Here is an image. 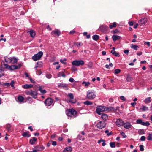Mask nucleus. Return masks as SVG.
<instances>
[{
  "label": "nucleus",
  "mask_w": 152,
  "mask_h": 152,
  "mask_svg": "<svg viewBox=\"0 0 152 152\" xmlns=\"http://www.w3.org/2000/svg\"><path fill=\"white\" fill-rule=\"evenodd\" d=\"M4 66L7 68H8L12 70L17 69V66L16 65H12L9 66L7 64H4Z\"/></svg>",
  "instance_id": "10"
},
{
  "label": "nucleus",
  "mask_w": 152,
  "mask_h": 152,
  "mask_svg": "<svg viewBox=\"0 0 152 152\" xmlns=\"http://www.w3.org/2000/svg\"><path fill=\"white\" fill-rule=\"evenodd\" d=\"M5 61L8 63L11 62L12 64L16 63L18 61V59L15 57H13L8 58L7 57H4Z\"/></svg>",
  "instance_id": "2"
},
{
  "label": "nucleus",
  "mask_w": 152,
  "mask_h": 152,
  "mask_svg": "<svg viewBox=\"0 0 152 152\" xmlns=\"http://www.w3.org/2000/svg\"><path fill=\"white\" fill-rule=\"evenodd\" d=\"M51 34L52 35L55 34L58 37L60 35L61 32L59 30L56 29L51 32Z\"/></svg>",
  "instance_id": "9"
},
{
  "label": "nucleus",
  "mask_w": 152,
  "mask_h": 152,
  "mask_svg": "<svg viewBox=\"0 0 152 152\" xmlns=\"http://www.w3.org/2000/svg\"><path fill=\"white\" fill-rule=\"evenodd\" d=\"M147 21V19L146 18H144L141 19L139 21V23L141 26H143L145 24Z\"/></svg>",
  "instance_id": "8"
},
{
  "label": "nucleus",
  "mask_w": 152,
  "mask_h": 152,
  "mask_svg": "<svg viewBox=\"0 0 152 152\" xmlns=\"http://www.w3.org/2000/svg\"><path fill=\"white\" fill-rule=\"evenodd\" d=\"M116 22H114L113 23V25H110L109 26V27L110 28H112L113 27H115L116 26Z\"/></svg>",
  "instance_id": "32"
},
{
  "label": "nucleus",
  "mask_w": 152,
  "mask_h": 152,
  "mask_svg": "<svg viewBox=\"0 0 152 152\" xmlns=\"http://www.w3.org/2000/svg\"><path fill=\"white\" fill-rule=\"evenodd\" d=\"M129 52V50H124V53L128 55Z\"/></svg>",
  "instance_id": "55"
},
{
  "label": "nucleus",
  "mask_w": 152,
  "mask_h": 152,
  "mask_svg": "<svg viewBox=\"0 0 152 152\" xmlns=\"http://www.w3.org/2000/svg\"><path fill=\"white\" fill-rule=\"evenodd\" d=\"M90 82H86L85 81H83L82 83V84L84 85L85 87H87L90 85Z\"/></svg>",
  "instance_id": "28"
},
{
  "label": "nucleus",
  "mask_w": 152,
  "mask_h": 152,
  "mask_svg": "<svg viewBox=\"0 0 152 152\" xmlns=\"http://www.w3.org/2000/svg\"><path fill=\"white\" fill-rule=\"evenodd\" d=\"M66 115L68 116H71V115L70 112V109L67 110L66 111Z\"/></svg>",
  "instance_id": "36"
},
{
  "label": "nucleus",
  "mask_w": 152,
  "mask_h": 152,
  "mask_svg": "<svg viewBox=\"0 0 152 152\" xmlns=\"http://www.w3.org/2000/svg\"><path fill=\"white\" fill-rule=\"evenodd\" d=\"M68 96L71 99H73L74 98V96L72 93L69 94Z\"/></svg>",
  "instance_id": "42"
},
{
  "label": "nucleus",
  "mask_w": 152,
  "mask_h": 152,
  "mask_svg": "<svg viewBox=\"0 0 152 152\" xmlns=\"http://www.w3.org/2000/svg\"><path fill=\"white\" fill-rule=\"evenodd\" d=\"M130 47L132 48H133L135 50H137L139 48V47L138 46L136 45H134L132 44L130 45Z\"/></svg>",
  "instance_id": "24"
},
{
  "label": "nucleus",
  "mask_w": 152,
  "mask_h": 152,
  "mask_svg": "<svg viewBox=\"0 0 152 152\" xmlns=\"http://www.w3.org/2000/svg\"><path fill=\"white\" fill-rule=\"evenodd\" d=\"M36 148H37L38 151H41L44 149V147L42 146H37L36 147Z\"/></svg>",
  "instance_id": "29"
},
{
  "label": "nucleus",
  "mask_w": 152,
  "mask_h": 152,
  "mask_svg": "<svg viewBox=\"0 0 152 152\" xmlns=\"http://www.w3.org/2000/svg\"><path fill=\"white\" fill-rule=\"evenodd\" d=\"M68 101L73 103H75L76 102V101L75 100L72 101V99L69 100Z\"/></svg>",
  "instance_id": "57"
},
{
  "label": "nucleus",
  "mask_w": 152,
  "mask_h": 152,
  "mask_svg": "<svg viewBox=\"0 0 152 152\" xmlns=\"http://www.w3.org/2000/svg\"><path fill=\"white\" fill-rule=\"evenodd\" d=\"M22 135L23 136V137H29L30 136V135L29 134L28 132H24L22 134Z\"/></svg>",
  "instance_id": "23"
},
{
  "label": "nucleus",
  "mask_w": 152,
  "mask_h": 152,
  "mask_svg": "<svg viewBox=\"0 0 152 152\" xmlns=\"http://www.w3.org/2000/svg\"><path fill=\"white\" fill-rule=\"evenodd\" d=\"M142 121L141 119H138L137 121L136 122L138 124H141Z\"/></svg>",
  "instance_id": "53"
},
{
  "label": "nucleus",
  "mask_w": 152,
  "mask_h": 152,
  "mask_svg": "<svg viewBox=\"0 0 152 152\" xmlns=\"http://www.w3.org/2000/svg\"><path fill=\"white\" fill-rule=\"evenodd\" d=\"M38 93L36 91H31V96L34 99L37 98V96Z\"/></svg>",
  "instance_id": "13"
},
{
  "label": "nucleus",
  "mask_w": 152,
  "mask_h": 152,
  "mask_svg": "<svg viewBox=\"0 0 152 152\" xmlns=\"http://www.w3.org/2000/svg\"><path fill=\"white\" fill-rule=\"evenodd\" d=\"M43 52L42 51H39L37 53L35 54L32 57V59L35 61L39 60L43 55Z\"/></svg>",
  "instance_id": "3"
},
{
  "label": "nucleus",
  "mask_w": 152,
  "mask_h": 152,
  "mask_svg": "<svg viewBox=\"0 0 152 152\" xmlns=\"http://www.w3.org/2000/svg\"><path fill=\"white\" fill-rule=\"evenodd\" d=\"M123 123L122 120L120 119H117L116 121V124L118 126H122L123 124Z\"/></svg>",
  "instance_id": "11"
},
{
  "label": "nucleus",
  "mask_w": 152,
  "mask_h": 152,
  "mask_svg": "<svg viewBox=\"0 0 152 152\" xmlns=\"http://www.w3.org/2000/svg\"><path fill=\"white\" fill-rule=\"evenodd\" d=\"M145 44L147 45L148 47H149L150 46V43L149 42H145Z\"/></svg>",
  "instance_id": "59"
},
{
  "label": "nucleus",
  "mask_w": 152,
  "mask_h": 152,
  "mask_svg": "<svg viewBox=\"0 0 152 152\" xmlns=\"http://www.w3.org/2000/svg\"><path fill=\"white\" fill-rule=\"evenodd\" d=\"M120 134L123 136V137L125 138L126 137V135H125V134L123 132H120Z\"/></svg>",
  "instance_id": "43"
},
{
  "label": "nucleus",
  "mask_w": 152,
  "mask_h": 152,
  "mask_svg": "<svg viewBox=\"0 0 152 152\" xmlns=\"http://www.w3.org/2000/svg\"><path fill=\"white\" fill-rule=\"evenodd\" d=\"M29 79L31 81V82L33 83H35V81L31 78L30 77H29Z\"/></svg>",
  "instance_id": "54"
},
{
  "label": "nucleus",
  "mask_w": 152,
  "mask_h": 152,
  "mask_svg": "<svg viewBox=\"0 0 152 152\" xmlns=\"http://www.w3.org/2000/svg\"><path fill=\"white\" fill-rule=\"evenodd\" d=\"M47 29L49 31H51L52 30L51 28L50 27V26L49 25L47 26Z\"/></svg>",
  "instance_id": "62"
},
{
  "label": "nucleus",
  "mask_w": 152,
  "mask_h": 152,
  "mask_svg": "<svg viewBox=\"0 0 152 152\" xmlns=\"http://www.w3.org/2000/svg\"><path fill=\"white\" fill-rule=\"evenodd\" d=\"M70 112L71 115L75 116L77 114V112L73 109H70Z\"/></svg>",
  "instance_id": "21"
},
{
  "label": "nucleus",
  "mask_w": 152,
  "mask_h": 152,
  "mask_svg": "<svg viewBox=\"0 0 152 152\" xmlns=\"http://www.w3.org/2000/svg\"><path fill=\"white\" fill-rule=\"evenodd\" d=\"M120 98L123 101H125L126 99L124 96H121L120 97Z\"/></svg>",
  "instance_id": "50"
},
{
  "label": "nucleus",
  "mask_w": 152,
  "mask_h": 152,
  "mask_svg": "<svg viewBox=\"0 0 152 152\" xmlns=\"http://www.w3.org/2000/svg\"><path fill=\"white\" fill-rule=\"evenodd\" d=\"M4 75V71L0 69V77Z\"/></svg>",
  "instance_id": "46"
},
{
  "label": "nucleus",
  "mask_w": 152,
  "mask_h": 152,
  "mask_svg": "<svg viewBox=\"0 0 152 152\" xmlns=\"http://www.w3.org/2000/svg\"><path fill=\"white\" fill-rule=\"evenodd\" d=\"M60 61L62 64H66V62H64L63 60L62 59H61L60 60Z\"/></svg>",
  "instance_id": "63"
},
{
  "label": "nucleus",
  "mask_w": 152,
  "mask_h": 152,
  "mask_svg": "<svg viewBox=\"0 0 152 152\" xmlns=\"http://www.w3.org/2000/svg\"><path fill=\"white\" fill-rule=\"evenodd\" d=\"M113 33L115 34L116 33L119 32V30L118 29H115V30H113L112 31Z\"/></svg>",
  "instance_id": "56"
},
{
  "label": "nucleus",
  "mask_w": 152,
  "mask_h": 152,
  "mask_svg": "<svg viewBox=\"0 0 152 152\" xmlns=\"http://www.w3.org/2000/svg\"><path fill=\"white\" fill-rule=\"evenodd\" d=\"M129 25L130 26H132L133 25V23L132 21H130L129 22Z\"/></svg>",
  "instance_id": "64"
},
{
  "label": "nucleus",
  "mask_w": 152,
  "mask_h": 152,
  "mask_svg": "<svg viewBox=\"0 0 152 152\" xmlns=\"http://www.w3.org/2000/svg\"><path fill=\"white\" fill-rule=\"evenodd\" d=\"M31 91L32 90H31L29 91H26V94L28 95H30L31 96Z\"/></svg>",
  "instance_id": "51"
},
{
  "label": "nucleus",
  "mask_w": 152,
  "mask_h": 152,
  "mask_svg": "<svg viewBox=\"0 0 152 152\" xmlns=\"http://www.w3.org/2000/svg\"><path fill=\"white\" fill-rule=\"evenodd\" d=\"M37 140V138L35 137H33L30 140V142L31 144H34L35 142Z\"/></svg>",
  "instance_id": "26"
},
{
  "label": "nucleus",
  "mask_w": 152,
  "mask_h": 152,
  "mask_svg": "<svg viewBox=\"0 0 152 152\" xmlns=\"http://www.w3.org/2000/svg\"><path fill=\"white\" fill-rule=\"evenodd\" d=\"M124 127L126 129H129L131 128V124L128 122H127L123 124Z\"/></svg>",
  "instance_id": "15"
},
{
  "label": "nucleus",
  "mask_w": 152,
  "mask_h": 152,
  "mask_svg": "<svg viewBox=\"0 0 152 152\" xmlns=\"http://www.w3.org/2000/svg\"><path fill=\"white\" fill-rule=\"evenodd\" d=\"M33 86L32 84H25L22 86V87L25 89H28L32 87Z\"/></svg>",
  "instance_id": "17"
},
{
  "label": "nucleus",
  "mask_w": 152,
  "mask_h": 152,
  "mask_svg": "<svg viewBox=\"0 0 152 152\" xmlns=\"http://www.w3.org/2000/svg\"><path fill=\"white\" fill-rule=\"evenodd\" d=\"M111 53L116 57H119L120 56L118 53L116 52L114 50H112L111 51Z\"/></svg>",
  "instance_id": "20"
},
{
  "label": "nucleus",
  "mask_w": 152,
  "mask_h": 152,
  "mask_svg": "<svg viewBox=\"0 0 152 152\" xmlns=\"http://www.w3.org/2000/svg\"><path fill=\"white\" fill-rule=\"evenodd\" d=\"M147 139L149 140H152V134H149L147 137Z\"/></svg>",
  "instance_id": "39"
},
{
  "label": "nucleus",
  "mask_w": 152,
  "mask_h": 152,
  "mask_svg": "<svg viewBox=\"0 0 152 152\" xmlns=\"http://www.w3.org/2000/svg\"><path fill=\"white\" fill-rule=\"evenodd\" d=\"M148 109H149L148 107L145 105H142L140 108V110L143 111H148Z\"/></svg>",
  "instance_id": "14"
},
{
  "label": "nucleus",
  "mask_w": 152,
  "mask_h": 152,
  "mask_svg": "<svg viewBox=\"0 0 152 152\" xmlns=\"http://www.w3.org/2000/svg\"><path fill=\"white\" fill-rule=\"evenodd\" d=\"M151 98L150 97L146 98L144 100V102L145 103L148 104L151 102Z\"/></svg>",
  "instance_id": "25"
},
{
  "label": "nucleus",
  "mask_w": 152,
  "mask_h": 152,
  "mask_svg": "<svg viewBox=\"0 0 152 152\" xmlns=\"http://www.w3.org/2000/svg\"><path fill=\"white\" fill-rule=\"evenodd\" d=\"M64 71H62L61 72H59L58 74V77H60L62 76L63 77H65L66 76L65 74L64 73Z\"/></svg>",
  "instance_id": "22"
},
{
  "label": "nucleus",
  "mask_w": 152,
  "mask_h": 152,
  "mask_svg": "<svg viewBox=\"0 0 152 152\" xmlns=\"http://www.w3.org/2000/svg\"><path fill=\"white\" fill-rule=\"evenodd\" d=\"M57 143L55 141H53L52 142V145L53 146H56V145Z\"/></svg>",
  "instance_id": "58"
},
{
  "label": "nucleus",
  "mask_w": 152,
  "mask_h": 152,
  "mask_svg": "<svg viewBox=\"0 0 152 152\" xmlns=\"http://www.w3.org/2000/svg\"><path fill=\"white\" fill-rule=\"evenodd\" d=\"M115 109L114 107H106L105 106H99L97 107L96 109V112L98 114H100L102 113L101 112H102L105 111H114Z\"/></svg>",
  "instance_id": "1"
},
{
  "label": "nucleus",
  "mask_w": 152,
  "mask_h": 152,
  "mask_svg": "<svg viewBox=\"0 0 152 152\" xmlns=\"http://www.w3.org/2000/svg\"><path fill=\"white\" fill-rule=\"evenodd\" d=\"M105 132L106 133L107 135L110 136L112 134V133L111 132L109 133L108 130H106L105 131Z\"/></svg>",
  "instance_id": "44"
},
{
  "label": "nucleus",
  "mask_w": 152,
  "mask_h": 152,
  "mask_svg": "<svg viewBox=\"0 0 152 152\" xmlns=\"http://www.w3.org/2000/svg\"><path fill=\"white\" fill-rule=\"evenodd\" d=\"M39 90L42 94H44L46 92V91L45 90L42 89L41 86L39 87Z\"/></svg>",
  "instance_id": "31"
},
{
  "label": "nucleus",
  "mask_w": 152,
  "mask_h": 152,
  "mask_svg": "<svg viewBox=\"0 0 152 152\" xmlns=\"http://www.w3.org/2000/svg\"><path fill=\"white\" fill-rule=\"evenodd\" d=\"M108 27L105 25H102L100 27V28L102 31H105L107 30Z\"/></svg>",
  "instance_id": "27"
},
{
  "label": "nucleus",
  "mask_w": 152,
  "mask_h": 152,
  "mask_svg": "<svg viewBox=\"0 0 152 152\" xmlns=\"http://www.w3.org/2000/svg\"><path fill=\"white\" fill-rule=\"evenodd\" d=\"M110 144L111 148H115V143L114 142H111L110 143Z\"/></svg>",
  "instance_id": "37"
},
{
  "label": "nucleus",
  "mask_w": 152,
  "mask_h": 152,
  "mask_svg": "<svg viewBox=\"0 0 152 152\" xmlns=\"http://www.w3.org/2000/svg\"><path fill=\"white\" fill-rule=\"evenodd\" d=\"M121 72V70L120 69H117L115 70V74H118L119 73Z\"/></svg>",
  "instance_id": "47"
},
{
  "label": "nucleus",
  "mask_w": 152,
  "mask_h": 152,
  "mask_svg": "<svg viewBox=\"0 0 152 152\" xmlns=\"http://www.w3.org/2000/svg\"><path fill=\"white\" fill-rule=\"evenodd\" d=\"M142 53L141 51H139L137 52V54L138 56H140L142 55Z\"/></svg>",
  "instance_id": "60"
},
{
  "label": "nucleus",
  "mask_w": 152,
  "mask_h": 152,
  "mask_svg": "<svg viewBox=\"0 0 152 152\" xmlns=\"http://www.w3.org/2000/svg\"><path fill=\"white\" fill-rule=\"evenodd\" d=\"M18 99L19 101L20 102H23L24 99V98L21 96H19L18 97Z\"/></svg>",
  "instance_id": "30"
},
{
  "label": "nucleus",
  "mask_w": 152,
  "mask_h": 152,
  "mask_svg": "<svg viewBox=\"0 0 152 152\" xmlns=\"http://www.w3.org/2000/svg\"><path fill=\"white\" fill-rule=\"evenodd\" d=\"M29 33L30 36L32 38H34L35 35V31L32 30H31L28 32Z\"/></svg>",
  "instance_id": "19"
},
{
  "label": "nucleus",
  "mask_w": 152,
  "mask_h": 152,
  "mask_svg": "<svg viewBox=\"0 0 152 152\" xmlns=\"http://www.w3.org/2000/svg\"><path fill=\"white\" fill-rule=\"evenodd\" d=\"M140 148V150L141 151H144L143 146L142 145H140L139 146Z\"/></svg>",
  "instance_id": "48"
},
{
  "label": "nucleus",
  "mask_w": 152,
  "mask_h": 152,
  "mask_svg": "<svg viewBox=\"0 0 152 152\" xmlns=\"http://www.w3.org/2000/svg\"><path fill=\"white\" fill-rule=\"evenodd\" d=\"M15 83V82L13 80H12L11 81V82L10 83V85L13 88H14L15 87L13 85Z\"/></svg>",
  "instance_id": "45"
},
{
  "label": "nucleus",
  "mask_w": 152,
  "mask_h": 152,
  "mask_svg": "<svg viewBox=\"0 0 152 152\" xmlns=\"http://www.w3.org/2000/svg\"><path fill=\"white\" fill-rule=\"evenodd\" d=\"M22 63L19 64L17 66V69H18L20 68L22 66Z\"/></svg>",
  "instance_id": "49"
},
{
  "label": "nucleus",
  "mask_w": 152,
  "mask_h": 152,
  "mask_svg": "<svg viewBox=\"0 0 152 152\" xmlns=\"http://www.w3.org/2000/svg\"><path fill=\"white\" fill-rule=\"evenodd\" d=\"M72 150L71 147H67L65 148L63 150V152H71Z\"/></svg>",
  "instance_id": "16"
},
{
  "label": "nucleus",
  "mask_w": 152,
  "mask_h": 152,
  "mask_svg": "<svg viewBox=\"0 0 152 152\" xmlns=\"http://www.w3.org/2000/svg\"><path fill=\"white\" fill-rule=\"evenodd\" d=\"M46 77L48 79H50L52 77V76L51 74H47L46 75Z\"/></svg>",
  "instance_id": "41"
},
{
  "label": "nucleus",
  "mask_w": 152,
  "mask_h": 152,
  "mask_svg": "<svg viewBox=\"0 0 152 152\" xmlns=\"http://www.w3.org/2000/svg\"><path fill=\"white\" fill-rule=\"evenodd\" d=\"M84 64V61L82 60H75L72 62V64L74 66H83Z\"/></svg>",
  "instance_id": "4"
},
{
  "label": "nucleus",
  "mask_w": 152,
  "mask_h": 152,
  "mask_svg": "<svg viewBox=\"0 0 152 152\" xmlns=\"http://www.w3.org/2000/svg\"><path fill=\"white\" fill-rule=\"evenodd\" d=\"M84 104L86 105H89L92 104V103L90 101H86L84 102Z\"/></svg>",
  "instance_id": "38"
},
{
  "label": "nucleus",
  "mask_w": 152,
  "mask_h": 152,
  "mask_svg": "<svg viewBox=\"0 0 152 152\" xmlns=\"http://www.w3.org/2000/svg\"><path fill=\"white\" fill-rule=\"evenodd\" d=\"M74 45H76L78 47H79L80 46H82L83 45V44L81 42H75L74 43Z\"/></svg>",
  "instance_id": "35"
},
{
  "label": "nucleus",
  "mask_w": 152,
  "mask_h": 152,
  "mask_svg": "<svg viewBox=\"0 0 152 152\" xmlns=\"http://www.w3.org/2000/svg\"><path fill=\"white\" fill-rule=\"evenodd\" d=\"M112 38L114 41H115L119 39L121 37L117 35H113L112 36Z\"/></svg>",
  "instance_id": "18"
},
{
  "label": "nucleus",
  "mask_w": 152,
  "mask_h": 152,
  "mask_svg": "<svg viewBox=\"0 0 152 152\" xmlns=\"http://www.w3.org/2000/svg\"><path fill=\"white\" fill-rule=\"evenodd\" d=\"M132 80V78L129 75H128L126 78V80L128 82H130Z\"/></svg>",
  "instance_id": "34"
},
{
  "label": "nucleus",
  "mask_w": 152,
  "mask_h": 152,
  "mask_svg": "<svg viewBox=\"0 0 152 152\" xmlns=\"http://www.w3.org/2000/svg\"><path fill=\"white\" fill-rule=\"evenodd\" d=\"M94 91L92 90H88L87 92V97L90 99H92L95 98L94 93Z\"/></svg>",
  "instance_id": "5"
},
{
  "label": "nucleus",
  "mask_w": 152,
  "mask_h": 152,
  "mask_svg": "<svg viewBox=\"0 0 152 152\" xmlns=\"http://www.w3.org/2000/svg\"><path fill=\"white\" fill-rule=\"evenodd\" d=\"M53 102V100L50 98H47L45 101V104L47 106L51 105Z\"/></svg>",
  "instance_id": "6"
},
{
  "label": "nucleus",
  "mask_w": 152,
  "mask_h": 152,
  "mask_svg": "<svg viewBox=\"0 0 152 152\" xmlns=\"http://www.w3.org/2000/svg\"><path fill=\"white\" fill-rule=\"evenodd\" d=\"M145 137L144 136H142L140 138V140L142 141H144L145 140Z\"/></svg>",
  "instance_id": "52"
},
{
  "label": "nucleus",
  "mask_w": 152,
  "mask_h": 152,
  "mask_svg": "<svg viewBox=\"0 0 152 152\" xmlns=\"http://www.w3.org/2000/svg\"><path fill=\"white\" fill-rule=\"evenodd\" d=\"M99 115H101V118L103 120L106 121L107 120L108 116L107 114H104L102 113L100 114Z\"/></svg>",
  "instance_id": "12"
},
{
  "label": "nucleus",
  "mask_w": 152,
  "mask_h": 152,
  "mask_svg": "<svg viewBox=\"0 0 152 152\" xmlns=\"http://www.w3.org/2000/svg\"><path fill=\"white\" fill-rule=\"evenodd\" d=\"M11 127V125L10 124H7L6 126V129L7 130L9 131L10 130V128Z\"/></svg>",
  "instance_id": "40"
},
{
  "label": "nucleus",
  "mask_w": 152,
  "mask_h": 152,
  "mask_svg": "<svg viewBox=\"0 0 152 152\" xmlns=\"http://www.w3.org/2000/svg\"><path fill=\"white\" fill-rule=\"evenodd\" d=\"M131 104L133 107H134L136 104V102L131 103Z\"/></svg>",
  "instance_id": "61"
},
{
  "label": "nucleus",
  "mask_w": 152,
  "mask_h": 152,
  "mask_svg": "<svg viewBox=\"0 0 152 152\" xmlns=\"http://www.w3.org/2000/svg\"><path fill=\"white\" fill-rule=\"evenodd\" d=\"M105 126L106 124L104 121H99L97 124V127L101 129L105 127Z\"/></svg>",
  "instance_id": "7"
},
{
  "label": "nucleus",
  "mask_w": 152,
  "mask_h": 152,
  "mask_svg": "<svg viewBox=\"0 0 152 152\" xmlns=\"http://www.w3.org/2000/svg\"><path fill=\"white\" fill-rule=\"evenodd\" d=\"M140 124L142 125L146 126H148L150 125V124L148 122H142V121Z\"/></svg>",
  "instance_id": "33"
}]
</instances>
